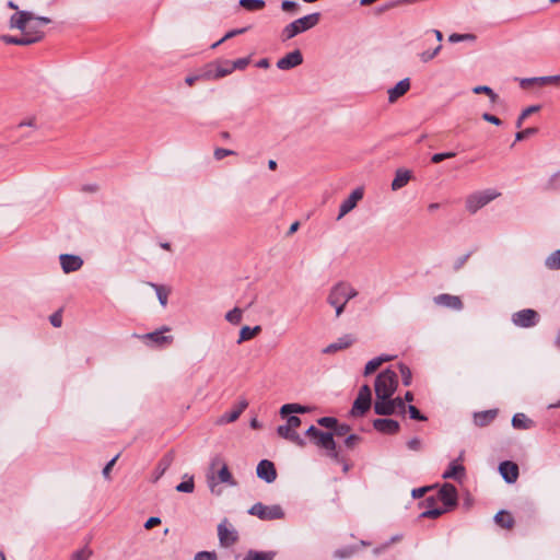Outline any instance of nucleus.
<instances>
[{
  "mask_svg": "<svg viewBox=\"0 0 560 560\" xmlns=\"http://www.w3.org/2000/svg\"><path fill=\"white\" fill-rule=\"evenodd\" d=\"M539 109V106L533 105L527 108H525L522 114L518 116L516 120V128H521L523 125V121L533 113L537 112Z\"/></svg>",
  "mask_w": 560,
  "mask_h": 560,
  "instance_id": "nucleus-48",
  "label": "nucleus"
},
{
  "mask_svg": "<svg viewBox=\"0 0 560 560\" xmlns=\"http://www.w3.org/2000/svg\"><path fill=\"white\" fill-rule=\"evenodd\" d=\"M247 406L248 402L246 399L240 400L237 406H235L230 412H226L225 415L222 416L220 422L230 423L236 421L242 415V412L247 408Z\"/></svg>",
  "mask_w": 560,
  "mask_h": 560,
  "instance_id": "nucleus-25",
  "label": "nucleus"
},
{
  "mask_svg": "<svg viewBox=\"0 0 560 560\" xmlns=\"http://www.w3.org/2000/svg\"><path fill=\"white\" fill-rule=\"evenodd\" d=\"M372 392L369 385H362L359 389L358 397L355 398L351 415L353 417L363 416L371 407Z\"/></svg>",
  "mask_w": 560,
  "mask_h": 560,
  "instance_id": "nucleus-6",
  "label": "nucleus"
},
{
  "mask_svg": "<svg viewBox=\"0 0 560 560\" xmlns=\"http://www.w3.org/2000/svg\"><path fill=\"white\" fill-rule=\"evenodd\" d=\"M398 368H399V371L401 374L402 384L405 386H409L411 384V380H412L411 370L404 363H399Z\"/></svg>",
  "mask_w": 560,
  "mask_h": 560,
  "instance_id": "nucleus-47",
  "label": "nucleus"
},
{
  "mask_svg": "<svg viewBox=\"0 0 560 560\" xmlns=\"http://www.w3.org/2000/svg\"><path fill=\"white\" fill-rule=\"evenodd\" d=\"M441 49V45H439L434 50L432 51H423L421 55H420V58L423 62H428L430 61L431 59H433L440 51Z\"/></svg>",
  "mask_w": 560,
  "mask_h": 560,
  "instance_id": "nucleus-64",
  "label": "nucleus"
},
{
  "mask_svg": "<svg viewBox=\"0 0 560 560\" xmlns=\"http://www.w3.org/2000/svg\"><path fill=\"white\" fill-rule=\"evenodd\" d=\"M390 401L393 402L394 413L395 412H399V413L406 412L407 407H406L402 398H400V397L392 398L390 397Z\"/></svg>",
  "mask_w": 560,
  "mask_h": 560,
  "instance_id": "nucleus-51",
  "label": "nucleus"
},
{
  "mask_svg": "<svg viewBox=\"0 0 560 560\" xmlns=\"http://www.w3.org/2000/svg\"><path fill=\"white\" fill-rule=\"evenodd\" d=\"M243 318V311L238 307H234L225 314V319L231 324H240Z\"/></svg>",
  "mask_w": 560,
  "mask_h": 560,
  "instance_id": "nucleus-46",
  "label": "nucleus"
},
{
  "mask_svg": "<svg viewBox=\"0 0 560 560\" xmlns=\"http://www.w3.org/2000/svg\"><path fill=\"white\" fill-rule=\"evenodd\" d=\"M326 301L331 307L335 308L336 317L341 316V314L345 312L347 301L339 282L335 283L329 289Z\"/></svg>",
  "mask_w": 560,
  "mask_h": 560,
  "instance_id": "nucleus-7",
  "label": "nucleus"
},
{
  "mask_svg": "<svg viewBox=\"0 0 560 560\" xmlns=\"http://www.w3.org/2000/svg\"><path fill=\"white\" fill-rule=\"evenodd\" d=\"M256 472L258 478L262 479L267 483L273 482L277 478L275 464L268 459H262L258 463Z\"/></svg>",
  "mask_w": 560,
  "mask_h": 560,
  "instance_id": "nucleus-13",
  "label": "nucleus"
},
{
  "mask_svg": "<svg viewBox=\"0 0 560 560\" xmlns=\"http://www.w3.org/2000/svg\"><path fill=\"white\" fill-rule=\"evenodd\" d=\"M547 188L552 190L560 189V170L550 176Z\"/></svg>",
  "mask_w": 560,
  "mask_h": 560,
  "instance_id": "nucleus-50",
  "label": "nucleus"
},
{
  "mask_svg": "<svg viewBox=\"0 0 560 560\" xmlns=\"http://www.w3.org/2000/svg\"><path fill=\"white\" fill-rule=\"evenodd\" d=\"M249 63V58H240V59H236L235 61L231 62V68L234 70L238 69V70H243L245 69Z\"/></svg>",
  "mask_w": 560,
  "mask_h": 560,
  "instance_id": "nucleus-62",
  "label": "nucleus"
},
{
  "mask_svg": "<svg viewBox=\"0 0 560 560\" xmlns=\"http://www.w3.org/2000/svg\"><path fill=\"white\" fill-rule=\"evenodd\" d=\"M349 345H350V341H342V340H339L338 342H334V343H330L329 346H327V347L324 349V352H325V353L336 352V351H338V350H341V349L347 348Z\"/></svg>",
  "mask_w": 560,
  "mask_h": 560,
  "instance_id": "nucleus-49",
  "label": "nucleus"
},
{
  "mask_svg": "<svg viewBox=\"0 0 560 560\" xmlns=\"http://www.w3.org/2000/svg\"><path fill=\"white\" fill-rule=\"evenodd\" d=\"M539 314L532 308H524L512 315V323L521 328H530L538 324Z\"/></svg>",
  "mask_w": 560,
  "mask_h": 560,
  "instance_id": "nucleus-9",
  "label": "nucleus"
},
{
  "mask_svg": "<svg viewBox=\"0 0 560 560\" xmlns=\"http://www.w3.org/2000/svg\"><path fill=\"white\" fill-rule=\"evenodd\" d=\"M439 498L445 506H455L457 503L456 488L451 483H444L439 491Z\"/></svg>",
  "mask_w": 560,
  "mask_h": 560,
  "instance_id": "nucleus-19",
  "label": "nucleus"
},
{
  "mask_svg": "<svg viewBox=\"0 0 560 560\" xmlns=\"http://www.w3.org/2000/svg\"><path fill=\"white\" fill-rule=\"evenodd\" d=\"M472 39H475V35H472V34L454 33V34L450 35V37H448V40L451 43H458V42H463V40H472Z\"/></svg>",
  "mask_w": 560,
  "mask_h": 560,
  "instance_id": "nucleus-56",
  "label": "nucleus"
},
{
  "mask_svg": "<svg viewBox=\"0 0 560 560\" xmlns=\"http://www.w3.org/2000/svg\"><path fill=\"white\" fill-rule=\"evenodd\" d=\"M218 537L222 547H231L238 540V533L234 526L224 518L218 525Z\"/></svg>",
  "mask_w": 560,
  "mask_h": 560,
  "instance_id": "nucleus-8",
  "label": "nucleus"
},
{
  "mask_svg": "<svg viewBox=\"0 0 560 560\" xmlns=\"http://www.w3.org/2000/svg\"><path fill=\"white\" fill-rule=\"evenodd\" d=\"M410 89L409 78L400 80L395 86L388 89V102L395 103L399 97L405 95Z\"/></svg>",
  "mask_w": 560,
  "mask_h": 560,
  "instance_id": "nucleus-22",
  "label": "nucleus"
},
{
  "mask_svg": "<svg viewBox=\"0 0 560 560\" xmlns=\"http://www.w3.org/2000/svg\"><path fill=\"white\" fill-rule=\"evenodd\" d=\"M499 471L508 483H514L518 478V466L510 460L502 462L499 465Z\"/></svg>",
  "mask_w": 560,
  "mask_h": 560,
  "instance_id": "nucleus-18",
  "label": "nucleus"
},
{
  "mask_svg": "<svg viewBox=\"0 0 560 560\" xmlns=\"http://www.w3.org/2000/svg\"><path fill=\"white\" fill-rule=\"evenodd\" d=\"M320 14L316 12L294 20L283 27L281 32V39L285 42L303 32L311 30L318 24Z\"/></svg>",
  "mask_w": 560,
  "mask_h": 560,
  "instance_id": "nucleus-3",
  "label": "nucleus"
},
{
  "mask_svg": "<svg viewBox=\"0 0 560 560\" xmlns=\"http://www.w3.org/2000/svg\"><path fill=\"white\" fill-rule=\"evenodd\" d=\"M235 152L233 150H230V149H223V148H217L213 152V156L215 160L218 161H221L223 160L225 156H229V155H234Z\"/></svg>",
  "mask_w": 560,
  "mask_h": 560,
  "instance_id": "nucleus-58",
  "label": "nucleus"
},
{
  "mask_svg": "<svg viewBox=\"0 0 560 560\" xmlns=\"http://www.w3.org/2000/svg\"><path fill=\"white\" fill-rule=\"evenodd\" d=\"M472 92L475 94H486L489 96L491 103H495L498 101V94L494 93V91L488 86V85H477L472 89Z\"/></svg>",
  "mask_w": 560,
  "mask_h": 560,
  "instance_id": "nucleus-40",
  "label": "nucleus"
},
{
  "mask_svg": "<svg viewBox=\"0 0 560 560\" xmlns=\"http://www.w3.org/2000/svg\"><path fill=\"white\" fill-rule=\"evenodd\" d=\"M248 514L257 516L262 521L281 520L284 517V512L280 505H265L260 502L255 503L248 510Z\"/></svg>",
  "mask_w": 560,
  "mask_h": 560,
  "instance_id": "nucleus-5",
  "label": "nucleus"
},
{
  "mask_svg": "<svg viewBox=\"0 0 560 560\" xmlns=\"http://www.w3.org/2000/svg\"><path fill=\"white\" fill-rule=\"evenodd\" d=\"M351 428L350 425L346 423H338L334 427V435L337 436H345L350 432Z\"/></svg>",
  "mask_w": 560,
  "mask_h": 560,
  "instance_id": "nucleus-53",
  "label": "nucleus"
},
{
  "mask_svg": "<svg viewBox=\"0 0 560 560\" xmlns=\"http://www.w3.org/2000/svg\"><path fill=\"white\" fill-rule=\"evenodd\" d=\"M501 194L493 188L475 191L467 196L465 200L466 210L475 214L481 208L497 199Z\"/></svg>",
  "mask_w": 560,
  "mask_h": 560,
  "instance_id": "nucleus-4",
  "label": "nucleus"
},
{
  "mask_svg": "<svg viewBox=\"0 0 560 560\" xmlns=\"http://www.w3.org/2000/svg\"><path fill=\"white\" fill-rule=\"evenodd\" d=\"M195 560H218V557L214 551H199L196 553Z\"/></svg>",
  "mask_w": 560,
  "mask_h": 560,
  "instance_id": "nucleus-61",
  "label": "nucleus"
},
{
  "mask_svg": "<svg viewBox=\"0 0 560 560\" xmlns=\"http://www.w3.org/2000/svg\"><path fill=\"white\" fill-rule=\"evenodd\" d=\"M497 416L495 410H487L482 412H477L474 416L475 423L479 427H485L489 424Z\"/></svg>",
  "mask_w": 560,
  "mask_h": 560,
  "instance_id": "nucleus-33",
  "label": "nucleus"
},
{
  "mask_svg": "<svg viewBox=\"0 0 560 560\" xmlns=\"http://www.w3.org/2000/svg\"><path fill=\"white\" fill-rule=\"evenodd\" d=\"M173 459H174V454L172 452L165 454L159 462L154 472H153V478H152V481L153 482H156L164 474L165 471L170 468V466L172 465L173 463Z\"/></svg>",
  "mask_w": 560,
  "mask_h": 560,
  "instance_id": "nucleus-23",
  "label": "nucleus"
},
{
  "mask_svg": "<svg viewBox=\"0 0 560 560\" xmlns=\"http://www.w3.org/2000/svg\"><path fill=\"white\" fill-rule=\"evenodd\" d=\"M261 330L260 326L249 327L244 326L240 331L237 343H242L246 340L254 338Z\"/></svg>",
  "mask_w": 560,
  "mask_h": 560,
  "instance_id": "nucleus-37",
  "label": "nucleus"
},
{
  "mask_svg": "<svg viewBox=\"0 0 560 560\" xmlns=\"http://www.w3.org/2000/svg\"><path fill=\"white\" fill-rule=\"evenodd\" d=\"M33 19V13L30 11H16L13 15H11L9 25L10 28H16L21 31L22 34L25 33L27 28V22Z\"/></svg>",
  "mask_w": 560,
  "mask_h": 560,
  "instance_id": "nucleus-15",
  "label": "nucleus"
},
{
  "mask_svg": "<svg viewBox=\"0 0 560 560\" xmlns=\"http://www.w3.org/2000/svg\"><path fill=\"white\" fill-rule=\"evenodd\" d=\"M434 303L440 306L460 311L463 308V302L459 296L451 295L447 293L439 294L434 298Z\"/></svg>",
  "mask_w": 560,
  "mask_h": 560,
  "instance_id": "nucleus-16",
  "label": "nucleus"
},
{
  "mask_svg": "<svg viewBox=\"0 0 560 560\" xmlns=\"http://www.w3.org/2000/svg\"><path fill=\"white\" fill-rule=\"evenodd\" d=\"M495 522L504 528H511L514 524V520L510 513L500 511L494 516Z\"/></svg>",
  "mask_w": 560,
  "mask_h": 560,
  "instance_id": "nucleus-39",
  "label": "nucleus"
},
{
  "mask_svg": "<svg viewBox=\"0 0 560 560\" xmlns=\"http://www.w3.org/2000/svg\"><path fill=\"white\" fill-rule=\"evenodd\" d=\"M275 556L273 551L249 550L243 560H273Z\"/></svg>",
  "mask_w": 560,
  "mask_h": 560,
  "instance_id": "nucleus-36",
  "label": "nucleus"
},
{
  "mask_svg": "<svg viewBox=\"0 0 560 560\" xmlns=\"http://www.w3.org/2000/svg\"><path fill=\"white\" fill-rule=\"evenodd\" d=\"M545 267L549 270L560 269V249L552 252L545 259Z\"/></svg>",
  "mask_w": 560,
  "mask_h": 560,
  "instance_id": "nucleus-38",
  "label": "nucleus"
},
{
  "mask_svg": "<svg viewBox=\"0 0 560 560\" xmlns=\"http://www.w3.org/2000/svg\"><path fill=\"white\" fill-rule=\"evenodd\" d=\"M277 433L279 436H281L282 439H285L292 443H294L295 445L300 446V447H304L306 442L304 439H302L300 436L299 433H296L295 430H293L292 428H289L288 424H282V425H279L277 428Z\"/></svg>",
  "mask_w": 560,
  "mask_h": 560,
  "instance_id": "nucleus-20",
  "label": "nucleus"
},
{
  "mask_svg": "<svg viewBox=\"0 0 560 560\" xmlns=\"http://www.w3.org/2000/svg\"><path fill=\"white\" fill-rule=\"evenodd\" d=\"M363 194L364 192L362 187L355 188L349 195V197L341 202L337 219L340 220L342 217L353 210L357 207V203L363 198Z\"/></svg>",
  "mask_w": 560,
  "mask_h": 560,
  "instance_id": "nucleus-12",
  "label": "nucleus"
},
{
  "mask_svg": "<svg viewBox=\"0 0 560 560\" xmlns=\"http://www.w3.org/2000/svg\"><path fill=\"white\" fill-rule=\"evenodd\" d=\"M185 478L187 479L176 486V490L178 492L191 493L195 489L194 478L192 476L187 477V475H185Z\"/></svg>",
  "mask_w": 560,
  "mask_h": 560,
  "instance_id": "nucleus-45",
  "label": "nucleus"
},
{
  "mask_svg": "<svg viewBox=\"0 0 560 560\" xmlns=\"http://www.w3.org/2000/svg\"><path fill=\"white\" fill-rule=\"evenodd\" d=\"M299 8V4L291 0H283L281 2V9L284 12H294Z\"/></svg>",
  "mask_w": 560,
  "mask_h": 560,
  "instance_id": "nucleus-63",
  "label": "nucleus"
},
{
  "mask_svg": "<svg viewBox=\"0 0 560 560\" xmlns=\"http://www.w3.org/2000/svg\"><path fill=\"white\" fill-rule=\"evenodd\" d=\"M465 475V468L463 465L456 464L455 462L451 463L450 467L443 472L442 477L444 479H456L460 480V478Z\"/></svg>",
  "mask_w": 560,
  "mask_h": 560,
  "instance_id": "nucleus-31",
  "label": "nucleus"
},
{
  "mask_svg": "<svg viewBox=\"0 0 560 560\" xmlns=\"http://www.w3.org/2000/svg\"><path fill=\"white\" fill-rule=\"evenodd\" d=\"M308 408L299 404H285L280 408V415L287 417L291 413H305Z\"/></svg>",
  "mask_w": 560,
  "mask_h": 560,
  "instance_id": "nucleus-35",
  "label": "nucleus"
},
{
  "mask_svg": "<svg viewBox=\"0 0 560 560\" xmlns=\"http://www.w3.org/2000/svg\"><path fill=\"white\" fill-rule=\"evenodd\" d=\"M394 357L382 354L370 360L364 368V375H370L375 372L383 363L393 360Z\"/></svg>",
  "mask_w": 560,
  "mask_h": 560,
  "instance_id": "nucleus-28",
  "label": "nucleus"
},
{
  "mask_svg": "<svg viewBox=\"0 0 560 560\" xmlns=\"http://www.w3.org/2000/svg\"><path fill=\"white\" fill-rule=\"evenodd\" d=\"M167 330H168V328L164 327L162 330H156L153 332L145 334L142 336V338L145 340H150L156 345H163L165 342H171L173 339L172 336H163L162 335L163 331H167Z\"/></svg>",
  "mask_w": 560,
  "mask_h": 560,
  "instance_id": "nucleus-32",
  "label": "nucleus"
},
{
  "mask_svg": "<svg viewBox=\"0 0 560 560\" xmlns=\"http://www.w3.org/2000/svg\"><path fill=\"white\" fill-rule=\"evenodd\" d=\"M411 179V172L404 168H398L395 173V177L392 182V189L394 191L405 187Z\"/></svg>",
  "mask_w": 560,
  "mask_h": 560,
  "instance_id": "nucleus-24",
  "label": "nucleus"
},
{
  "mask_svg": "<svg viewBox=\"0 0 560 560\" xmlns=\"http://www.w3.org/2000/svg\"><path fill=\"white\" fill-rule=\"evenodd\" d=\"M339 283L345 293V299L347 303L359 294L357 289L351 283L347 281H339Z\"/></svg>",
  "mask_w": 560,
  "mask_h": 560,
  "instance_id": "nucleus-42",
  "label": "nucleus"
},
{
  "mask_svg": "<svg viewBox=\"0 0 560 560\" xmlns=\"http://www.w3.org/2000/svg\"><path fill=\"white\" fill-rule=\"evenodd\" d=\"M27 22V28L25 30V37L33 38L34 44L38 43L44 38L45 33L40 30L38 22L35 21V15L33 14V19Z\"/></svg>",
  "mask_w": 560,
  "mask_h": 560,
  "instance_id": "nucleus-26",
  "label": "nucleus"
},
{
  "mask_svg": "<svg viewBox=\"0 0 560 560\" xmlns=\"http://www.w3.org/2000/svg\"><path fill=\"white\" fill-rule=\"evenodd\" d=\"M532 84H539V85L558 84V85H560V74L520 79V85L522 89H527Z\"/></svg>",
  "mask_w": 560,
  "mask_h": 560,
  "instance_id": "nucleus-17",
  "label": "nucleus"
},
{
  "mask_svg": "<svg viewBox=\"0 0 560 560\" xmlns=\"http://www.w3.org/2000/svg\"><path fill=\"white\" fill-rule=\"evenodd\" d=\"M536 132H537V128H534V127L526 128L522 131L516 132L515 141H522V140L526 139L527 137L535 135Z\"/></svg>",
  "mask_w": 560,
  "mask_h": 560,
  "instance_id": "nucleus-59",
  "label": "nucleus"
},
{
  "mask_svg": "<svg viewBox=\"0 0 560 560\" xmlns=\"http://www.w3.org/2000/svg\"><path fill=\"white\" fill-rule=\"evenodd\" d=\"M373 427L381 433L395 434L399 431V423L393 419L380 418L373 421Z\"/></svg>",
  "mask_w": 560,
  "mask_h": 560,
  "instance_id": "nucleus-21",
  "label": "nucleus"
},
{
  "mask_svg": "<svg viewBox=\"0 0 560 560\" xmlns=\"http://www.w3.org/2000/svg\"><path fill=\"white\" fill-rule=\"evenodd\" d=\"M446 510L441 508L428 509L421 513L422 517L436 518L442 515Z\"/></svg>",
  "mask_w": 560,
  "mask_h": 560,
  "instance_id": "nucleus-52",
  "label": "nucleus"
},
{
  "mask_svg": "<svg viewBox=\"0 0 560 560\" xmlns=\"http://www.w3.org/2000/svg\"><path fill=\"white\" fill-rule=\"evenodd\" d=\"M240 5L248 11L260 10L265 7L264 0H240Z\"/></svg>",
  "mask_w": 560,
  "mask_h": 560,
  "instance_id": "nucleus-43",
  "label": "nucleus"
},
{
  "mask_svg": "<svg viewBox=\"0 0 560 560\" xmlns=\"http://www.w3.org/2000/svg\"><path fill=\"white\" fill-rule=\"evenodd\" d=\"M0 39L8 45H19V46H28L34 44L33 38L25 37L24 34L13 36V35H2Z\"/></svg>",
  "mask_w": 560,
  "mask_h": 560,
  "instance_id": "nucleus-30",
  "label": "nucleus"
},
{
  "mask_svg": "<svg viewBox=\"0 0 560 560\" xmlns=\"http://www.w3.org/2000/svg\"><path fill=\"white\" fill-rule=\"evenodd\" d=\"M317 423L320 427L334 429V427L337 424V419L334 417H323L317 420Z\"/></svg>",
  "mask_w": 560,
  "mask_h": 560,
  "instance_id": "nucleus-57",
  "label": "nucleus"
},
{
  "mask_svg": "<svg viewBox=\"0 0 560 560\" xmlns=\"http://www.w3.org/2000/svg\"><path fill=\"white\" fill-rule=\"evenodd\" d=\"M92 555H93L92 549H90L89 547L85 546V547L72 552L70 556V560H90Z\"/></svg>",
  "mask_w": 560,
  "mask_h": 560,
  "instance_id": "nucleus-44",
  "label": "nucleus"
},
{
  "mask_svg": "<svg viewBox=\"0 0 560 560\" xmlns=\"http://www.w3.org/2000/svg\"><path fill=\"white\" fill-rule=\"evenodd\" d=\"M303 63V55L299 49H295L277 61V68L280 70H291Z\"/></svg>",
  "mask_w": 560,
  "mask_h": 560,
  "instance_id": "nucleus-11",
  "label": "nucleus"
},
{
  "mask_svg": "<svg viewBox=\"0 0 560 560\" xmlns=\"http://www.w3.org/2000/svg\"><path fill=\"white\" fill-rule=\"evenodd\" d=\"M232 72H233V69L231 68V61L225 60L221 63H218L215 66L214 71L208 72V77L210 79L217 80V79L224 78V77L231 74Z\"/></svg>",
  "mask_w": 560,
  "mask_h": 560,
  "instance_id": "nucleus-29",
  "label": "nucleus"
},
{
  "mask_svg": "<svg viewBox=\"0 0 560 560\" xmlns=\"http://www.w3.org/2000/svg\"><path fill=\"white\" fill-rule=\"evenodd\" d=\"M59 261L65 273L78 271L83 266V259L80 256L71 254H61Z\"/></svg>",
  "mask_w": 560,
  "mask_h": 560,
  "instance_id": "nucleus-14",
  "label": "nucleus"
},
{
  "mask_svg": "<svg viewBox=\"0 0 560 560\" xmlns=\"http://www.w3.org/2000/svg\"><path fill=\"white\" fill-rule=\"evenodd\" d=\"M512 425L514 429L526 430L533 427V421L520 412L513 416Z\"/></svg>",
  "mask_w": 560,
  "mask_h": 560,
  "instance_id": "nucleus-34",
  "label": "nucleus"
},
{
  "mask_svg": "<svg viewBox=\"0 0 560 560\" xmlns=\"http://www.w3.org/2000/svg\"><path fill=\"white\" fill-rule=\"evenodd\" d=\"M398 387V375L392 369L381 372L374 384L375 395L378 399L390 398Z\"/></svg>",
  "mask_w": 560,
  "mask_h": 560,
  "instance_id": "nucleus-2",
  "label": "nucleus"
},
{
  "mask_svg": "<svg viewBox=\"0 0 560 560\" xmlns=\"http://www.w3.org/2000/svg\"><path fill=\"white\" fill-rule=\"evenodd\" d=\"M22 127H30V128H32L34 130H37L39 128V126L37 124V119H36L35 116H31V117H27L24 120H22L18 125V128H22Z\"/></svg>",
  "mask_w": 560,
  "mask_h": 560,
  "instance_id": "nucleus-55",
  "label": "nucleus"
},
{
  "mask_svg": "<svg viewBox=\"0 0 560 560\" xmlns=\"http://www.w3.org/2000/svg\"><path fill=\"white\" fill-rule=\"evenodd\" d=\"M313 443L318 447L326 450L331 458L338 460L339 454L336 450V443L331 432H324L320 430L318 435L313 440Z\"/></svg>",
  "mask_w": 560,
  "mask_h": 560,
  "instance_id": "nucleus-10",
  "label": "nucleus"
},
{
  "mask_svg": "<svg viewBox=\"0 0 560 560\" xmlns=\"http://www.w3.org/2000/svg\"><path fill=\"white\" fill-rule=\"evenodd\" d=\"M149 285L152 287L155 290V293H156V296L159 299L160 304L163 307L166 306L167 299H168V291L165 290L164 287L155 284V283H152V282H150Z\"/></svg>",
  "mask_w": 560,
  "mask_h": 560,
  "instance_id": "nucleus-41",
  "label": "nucleus"
},
{
  "mask_svg": "<svg viewBox=\"0 0 560 560\" xmlns=\"http://www.w3.org/2000/svg\"><path fill=\"white\" fill-rule=\"evenodd\" d=\"M406 410L409 412V417L413 420L425 421L427 417H424L413 405H409Z\"/></svg>",
  "mask_w": 560,
  "mask_h": 560,
  "instance_id": "nucleus-54",
  "label": "nucleus"
},
{
  "mask_svg": "<svg viewBox=\"0 0 560 560\" xmlns=\"http://www.w3.org/2000/svg\"><path fill=\"white\" fill-rule=\"evenodd\" d=\"M374 411L380 416H390L394 415L393 402L390 398L378 399L376 398L374 402Z\"/></svg>",
  "mask_w": 560,
  "mask_h": 560,
  "instance_id": "nucleus-27",
  "label": "nucleus"
},
{
  "mask_svg": "<svg viewBox=\"0 0 560 560\" xmlns=\"http://www.w3.org/2000/svg\"><path fill=\"white\" fill-rule=\"evenodd\" d=\"M208 486L213 494H221L218 489L219 483H225L235 487L237 482L233 478L228 465L219 456L214 457L211 462L210 471L207 475Z\"/></svg>",
  "mask_w": 560,
  "mask_h": 560,
  "instance_id": "nucleus-1",
  "label": "nucleus"
},
{
  "mask_svg": "<svg viewBox=\"0 0 560 560\" xmlns=\"http://www.w3.org/2000/svg\"><path fill=\"white\" fill-rule=\"evenodd\" d=\"M456 155L455 152H445V153H435L432 155L431 161L432 163H440L446 159H452Z\"/></svg>",
  "mask_w": 560,
  "mask_h": 560,
  "instance_id": "nucleus-60",
  "label": "nucleus"
}]
</instances>
